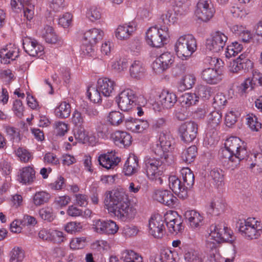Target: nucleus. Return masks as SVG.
<instances>
[{
  "instance_id": "nucleus-1",
  "label": "nucleus",
  "mask_w": 262,
  "mask_h": 262,
  "mask_svg": "<svg viewBox=\"0 0 262 262\" xmlns=\"http://www.w3.org/2000/svg\"><path fill=\"white\" fill-rule=\"evenodd\" d=\"M104 202L108 212L122 221L130 220L136 215V209L123 189L107 192Z\"/></svg>"
},
{
  "instance_id": "nucleus-2",
  "label": "nucleus",
  "mask_w": 262,
  "mask_h": 262,
  "mask_svg": "<svg viewBox=\"0 0 262 262\" xmlns=\"http://www.w3.org/2000/svg\"><path fill=\"white\" fill-rule=\"evenodd\" d=\"M174 161V157L172 155H166L165 158H162V159L146 156L144 159L143 169L149 179L162 184L161 176L166 166L172 164Z\"/></svg>"
},
{
  "instance_id": "nucleus-3",
  "label": "nucleus",
  "mask_w": 262,
  "mask_h": 262,
  "mask_svg": "<svg viewBox=\"0 0 262 262\" xmlns=\"http://www.w3.org/2000/svg\"><path fill=\"white\" fill-rule=\"evenodd\" d=\"M238 224L239 233L247 241L258 239L262 235V222L255 217H248Z\"/></svg>"
},
{
  "instance_id": "nucleus-4",
  "label": "nucleus",
  "mask_w": 262,
  "mask_h": 262,
  "mask_svg": "<svg viewBox=\"0 0 262 262\" xmlns=\"http://www.w3.org/2000/svg\"><path fill=\"white\" fill-rule=\"evenodd\" d=\"M228 228L224 225H212L209 228V232L206 237L205 246L208 251L216 252L219 244L228 242L229 234Z\"/></svg>"
},
{
  "instance_id": "nucleus-5",
  "label": "nucleus",
  "mask_w": 262,
  "mask_h": 262,
  "mask_svg": "<svg viewBox=\"0 0 262 262\" xmlns=\"http://www.w3.org/2000/svg\"><path fill=\"white\" fill-rule=\"evenodd\" d=\"M196 41L191 34L181 36L174 45V51L178 57L182 60L188 59L196 51Z\"/></svg>"
},
{
  "instance_id": "nucleus-6",
  "label": "nucleus",
  "mask_w": 262,
  "mask_h": 262,
  "mask_svg": "<svg viewBox=\"0 0 262 262\" xmlns=\"http://www.w3.org/2000/svg\"><path fill=\"white\" fill-rule=\"evenodd\" d=\"M169 36V29L167 26L161 25L160 28L152 27L146 32V41L150 46L161 48L166 43Z\"/></svg>"
},
{
  "instance_id": "nucleus-7",
  "label": "nucleus",
  "mask_w": 262,
  "mask_h": 262,
  "mask_svg": "<svg viewBox=\"0 0 262 262\" xmlns=\"http://www.w3.org/2000/svg\"><path fill=\"white\" fill-rule=\"evenodd\" d=\"M103 36V32L99 29L93 28L86 31L83 34V40L81 50L84 54L89 55L94 50V46Z\"/></svg>"
},
{
  "instance_id": "nucleus-8",
  "label": "nucleus",
  "mask_w": 262,
  "mask_h": 262,
  "mask_svg": "<svg viewBox=\"0 0 262 262\" xmlns=\"http://www.w3.org/2000/svg\"><path fill=\"white\" fill-rule=\"evenodd\" d=\"M243 144L238 137L230 136V167L232 169L236 168L244 159L247 151L245 147L241 145Z\"/></svg>"
},
{
  "instance_id": "nucleus-9",
  "label": "nucleus",
  "mask_w": 262,
  "mask_h": 262,
  "mask_svg": "<svg viewBox=\"0 0 262 262\" xmlns=\"http://www.w3.org/2000/svg\"><path fill=\"white\" fill-rule=\"evenodd\" d=\"M175 61L174 56L170 52H164L152 63V68L156 73H161L172 67Z\"/></svg>"
},
{
  "instance_id": "nucleus-10",
  "label": "nucleus",
  "mask_w": 262,
  "mask_h": 262,
  "mask_svg": "<svg viewBox=\"0 0 262 262\" xmlns=\"http://www.w3.org/2000/svg\"><path fill=\"white\" fill-rule=\"evenodd\" d=\"M198 124L193 121L186 122L179 127V134L182 141L190 143L196 138L198 134Z\"/></svg>"
},
{
  "instance_id": "nucleus-11",
  "label": "nucleus",
  "mask_w": 262,
  "mask_h": 262,
  "mask_svg": "<svg viewBox=\"0 0 262 262\" xmlns=\"http://www.w3.org/2000/svg\"><path fill=\"white\" fill-rule=\"evenodd\" d=\"M135 92L130 89H126L119 95L117 101L119 107L123 111H128L136 104Z\"/></svg>"
},
{
  "instance_id": "nucleus-12",
  "label": "nucleus",
  "mask_w": 262,
  "mask_h": 262,
  "mask_svg": "<svg viewBox=\"0 0 262 262\" xmlns=\"http://www.w3.org/2000/svg\"><path fill=\"white\" fill-rule=\"evenodd\" d=\"M215 10L210 0H200L195 11L196 16L204 21L209 20L212 17Z\"/></svg>"
},
{
  "instance_id": "nucleus-13",
  "label": "nucleus",
  "mask_w": 262,
  "mask_h": 262,
  "mask_svg": "<svg viewBox=\"0 0 262 262\" xmlns=\"http://www.w3.org/2000/svg\"><path fill=\"white\" fill-rule=\"evenodd\" d=\"M228 37L224 33L216 31L211 35V37L206 40V49L212 52H219L223 49Z\"/></svg>"
},
{
  "instance_id": "nucleus-14",
  "label": "nucleus",
  "mask_w": 262,
  "mask_h": 262,
  "mask_svg": "<svg viewBox=\"0 0 262 262\" xmlns=\"http://www.w3.org/2000/svg\"><path fill=\"white\" fill-rule=\"evenodd\" d=\"M149 232L155 238H162L165 234L164 221L159 214L152 216L149 221Z\"/></svg>"
},
{
  "instance_id": "nucleus-15",
  "label": "nucleus",
  "mask_w": 262,
  "mask_h": 262,
  "mask_svg": "<svg viewBox=\"0 0 262 262\" xmlns=\"http://www.w3.org/2000/svg\"><path fill=\"white\" fill-rule=\"evenodd\" d=\"M19 56V49L13 43H9L0 50L1 62L10 63L11 61L16 59Z\"/></svg>"
},
{
  "instance_id": "nucleus-16",
  "label": "nucleus",
  "mask_w": 262,
  "mask_h": 262,
  "mask_svg": "<svg viewBox=\"0 0 262 262\" xmlns=\"http://www.w3.org/2000/svg\"><path fill=\"white\" fill-rule=\"evenodd\" d=\"M164 222L166 223L169 231L171 233L180 232L183 229L182 222L176 212H167L165 215Z\"/></svg>"
},
{
  "instance_id": "nucleus-17",
  "label": "nucleus",
  "mask_w": 262,
  "mask_h": 262,
  "mask_svg": "<svg viewBox=\"0 0 262 262\" xmlns=\"http://www.w3.org/2000/svg\"><path fill=\"white\" fill-rule=\"evenodd\" d=\"M36 171L33 167L28 166L19 170L17 180L19 183L25 185L32 184L36 179Z\"/></svg>"
},
{
  "instance_id": "nucleus-18",
  "label": "nucleus",
  "mask_w": 262,
  "mask_h": 262,
  "mask_svg": "<svg viewBox=\"0 0 262 262\" xmlns=\"http://www.w3.org/2000/svg\"><path fill=\"white\" fill-rule=\"evenodd\" d=\"M153 198L158 202L170 207H173L177 201V198L168 190H156L153 194Z\"/></svg>"
},
{
  "instance_id": "nucleus-19",
  "label": "nucleus",
  "mask_w": 262,
  "mask_h": 262,
  "mask_svg": "<svg viewBox=\"0 0 262 262\" xmlns=\"http://www.w3.org/2000/svg\"><path fill=\"white\" fill-rule=\"evenodd\" d=\"M23 48L25 52L32 56H40L44 50L42 45L31 38H26L24 40Z\"/></svg>"
},
{
  "instance_id": "nucleus-20",
  "label": "nucleus",
  "mask_w": 262,
  "mask_h": 262,
  "mask_svg": "<svg viewBox=\"0 0 262 262\" xmlns=\"http://www.w3.org/2000/svg\"><path fill=\"white\" fill-rule=\"evenodd\" d=\"M168 180L169 187L174 193L182 199L187 197L188 189L183 181L176 176H169Z\"/></svg>"
},
{
  "instance_id": "nucleus-21",
  "label": "nucleus",
  "mask_w": 262,
  "mask_h": 262,
  "mask_svg": "<svg viewBox=\"0 0 262 262\" xmlns=\"http://www.w3.org/2000/svg\"><path fill=\"white\" fill-rule=\"evenodd\" d=\"M202 79L207 83L215 84L220 82L222 78V75L215 68H205L202 72Z\"/></svg>"
},
{
  "instance_id": "nucleus-22",
  "label": "nucleus",
  "mask_w": 262,
  "mask_h": 262,
  "mask_svg": "<svg viewBox=\"0 0 262 262\" xmlns=\"http://www.w3.org/2000/svg\"><path fill=\"white\" fill-rule=\"evenodd\" d=\"M99 164L107 169H113L120 162V159L113 151L101 155L98 158Z\"/></svg>"
},
{
  "instance_id": "nucleus-23",
  "label": "nucleus",
  "mask_w": 262,
  "mask_h": 262,
  "mask_svg": "<svg viewBox=\"0 0 262 262\" xmlns=\"http://www.w3.org/2000/svg\"><path fill=\"white\" fill-rule=\"evenodd\" d=\"M184 216L192 229L199 228L203 225L204 216L194 210H187L185 212Z\"/></svg>"
},
{
  "instance_id": "nucleus-24",
  "label": "nucleus",
  "mask_w": 262,
  "mask_h": 262,
  "mask_svg": "<svg viewBox=\"0 0 262 262\" xmlns=\"http://www.w3.org/2000/svg\"><path fill=\"white\" fill-rule=\"evenodd\" d=\"M136 29V25L133 21L120 25L116 30V36L118 39H127L132 35Z\"/></svg>"
},
{
  "instance_id": "nucleus-25",
  "label": "nucleus",
  "mask_w": 262,
  "mask_h": 262,
  "mask_svg": "<svg viewBox=\"0 0 262 262\" xmlns=\"http://www.w3.org/2000/svg\"><path fill=\"white\" fill-rule=\"evenodd\" d=\"M230 72L237 73L244 70L248 71L253 68V62L248 59H242L241 56L230 62Z\"/></svg>"
},
{
  "instance_id": "nucleus-26",
  "label": "nucleus",
  "mask_w": 262,
  "mask_h": 262,
  "mask_svg": "<svg viewBox=\"0 0 262 262\" xmlns=\"http://www.w3.org/2000/svg\"><path fill=\"white\" fill-rule=\"evenodd\" d=\"M41 36L45 40V41L51 44H58L61 45L63 41L59 37L52 27L46 25L40 32Z\"/></svg>"
},
{
  "instance_id": "nucleus-27",
  "label": "nucleus",
  "mask_w": 262,
  "mask_h": 262,
  "mask_svg": "<svg viewBox=\"0 0 262 262\" xmlns=\"http://www.w3.org/2000/svg\"><path fill=\"white\" fill-rule=\"evenodd\" d=\"M97 86L102 95L109 97L114 91L116 83L110 78H102L98 80Z\"/></svg>"
},
{
  "instance_id": "nucleus-28",
  "label": "nucleus",
  "mask_w": 262,
  "mask_h": 262,
  "mask_svg": "<svg viewBox=\"0 0 262 262\" xmlns=\"http://www.w3.org/2000/svg\"><path fill=\"white\" fill-rule=\"evenodd\" d=\"M139 168V159L135 155H132L126 160L123 167V172L130 176L137 172Z\"/></svg>"
},
{
  "instance_id": "nucleus-29",
  "label": "nucleus",
  "mask_w": 262,
  "mask_h": 262,
  "mask_svg": "<svg viewBox=\"0 0 262 262\" xmlns=\"http://www.w3.org/2000/svg\"><path fill=\"white\" fill-rule=\"evenodd\" d=\"M112 137L115 144L120 147L129 146L132 142L131 136L125 132L116 131Z\"/></svg>"
},
{
  "instance_id": "nucleus-30",
  "label": "nucleus",
  "mask_w": 262,
  "mask_h": 262,
  "mask_svg": "<svg viewBox=\"0 0 262 262\" xmlns=\"http://www.w3.org/2000/svg\"><path fill=\"white\" fill-rule=\"evenodd\" d=\"M177 101V98L175 94L163 90L159 95V102L162 107L165 108H170Z\"/></svg>"
},
{
  "instance_id": "nucleus-31",
  "label": "nucleus",
  "mask_w": 262,
  "mask_h": 262,
  "mask_svg": "<svg viewBox=\"0 0 262 262\" xmlns=\"http://www.w3.org/2000/svg\"><path fill=\"white\" fill-rule=\"evenodd\" d=\"M229 138L222 141L218 151V158L219 160L224 165H228L229 161Z\"/></svg>"
},
{
  "instance_id": "nucleus-32",
  "label": "nucleus",
  "mask_w": 262,
  "mask_h": 262,
  "mask_svg": "<svg viewBox=\"0 0 262 262\" xmlns=\"http://www.w3.org/2000/svg\"><path fill=\"white\" fill-rule=\"evenodd\" d=\"M145 73V69L143 63L139 60H135L129 67V74L135 79H139L142 78Z\"/></svg>"
},
{
  "instance_id": "nucleus-33",
  "label": "nucleus",
  "mask_w": 262,
  "mask_h": 262,
  "mask_svg": "<svg viewBox=\"0 0 262 262\" xmlns=\"http://www.w3.org/2000/svg\"><path fill=\"white\" fill-rule=\"evenodd\" d=\"M71 112V105L66 101L61 102L55 109L56 116L61 119H65L69 117Z\"/></svg>"
},
{
  "instance_id": "nucleus-34",
  "label": "nucleus",
  "mask_w": 262,
  "mask_h": 262,
  "mask_svg": "<svg viewBox=\"0 0 262 262\" xmlns=\"http://www.w3.org/2000/svg\"><path fill=\"white\" fill-rule=\"evenodd\" d=\"M247 161L250 164V168L252 169L254 167H257L259 172L262 171V154L261 153H252L249 155Z\"/></svg>"
},
{
  "instance_id": "nucleus-35",
  "label": "nucleus",
  "mask_w": 262,
  "mask_h": 262,
  "mask_svg": "<svg viewBox=\"0 0 262 262\" xmlns=\"http://www.w3.org/2000/svg\"><path fill=\"white\" fill-rule=\"evenodd\" d=\"M51 198V195L45 191L36 192L32 196L33 204L36 206H39L47 203Z\"/></svg>"
},
{
  "instance_id": "nucleus-36",
  "label": "nucleus",
  "mask_w": 262,
  "mask_h": 262,
  "mask_svg": "<svg viewBox=\"0 0 262 262\" xmlns=\"http://www.w3.org/2000/svg\"><path fill=\"white\" fill-rule=\"evenodd\" d=\"M183 182L187 189L191 188L194 183V176L188 167H183L180 171Z\"/></svg>"
},
{
  "instance_id": "nucleus-37",
  "label": "nucleus",
  "mask_w": 262,
  "mask_h": 262,
  "mask_svg": "<svg viewBox=\"0 0 262 262\" xmlns=\"http://www.w3.org/2000/svg\"><path fill=\"white\" fill-rule=\"evenodd\" d=\"M222 118L221 114L217 111H213L208 115L207 129L216 130L220 123Z\"/></svg>"
},
{
  "instance_id": "nucleus-38",
  "label": "nucleus",
  "mask_w": 262,
  "mask_h": 262,
  "mask_svg": "<svg viewBox=\"0 0 262 262\" xmlns=\"http://www.w3.org/2000/svg\"><path fill=\"white\" fill-rule=\"evenodd\" d=\"M177 21V17L172 10H168L162 14L159 20L160 27L161 25L165 26L168 27L171 24Z\"/></svg>"
},
{
  "instance_id": "nucleus-39",
  "label": "nucleus",
  "mask_w": 262,
  "mask_h": 262,
  "mask_svg": "<svg viewBox=\"0 0 262 262\" xmlns=\"http://www.w3.org/2000/svg\"><path fill=\"white\" fill-rule=\"evenodd\" d=\"M197 155V147L192 145L184 150L181 154L182 161L186 163L192 162Z\"/></svg>"
},
{
  "instance_id": "nucleus-40",
  "label": "nucleus",
  "mask_w": 262,
  "mask_h": 262,
  "mask_svg": "<svg viewBox=\"0 0 262 262\" xmlns=\"http://www.w3.org/2000/svg\"><path fill=\"white\" fill-rule=\"evenodd\" d=\"M195 77L192 74H186L181 80L179 89L181 91H184L192 88L195 82Z\"/></svg>"
},
{
  "instance_id": "nucleus-41",
  "label": "nucleus",
  "mask_w": 262,
  "mask_h": 262,
  "mask_svg": "<svg viewBox=\"0 0 262 262\" xmlns=\"http://www.w3.org/2000/svg\"><path fill=\"white\" fill-rule=\"evenodd\" d=\"M124 262H143L142 257L133 250H125L122 253Z\"/></svg>"
},
{
  "instance_id": "nucleus-42",
  "label": "nucleus",
  "mask_w": 262,
  "mask_h": 262,
  "mask_svg": "<svg viewBox=\"0 0 262 262\" xmlns=\"http://www.w3.org/2000/svg\"><path fill=\"white\" fill-rule=\"evenodd\" d=\"M184 259L185 262H203L201 255L193 249H189L184 253Z\"/></svg>"
},
{
  "instance_id": "nucleus-43",
  "label": "nucleus",
  "mask_w": 262,
  "mask_h": 262,
  "mask_svg": "<svg viewBox=\"0 0 262 262\" xmlns=\"http://www.w3.org/2000/svg\"><path fill=\"white\" fill-rule=\"evenodd\" d=\"M107 121L113 126H119L125 121L124 116L119 111H112L107 116Z\"/></svg>"
},
{
  "instance_id": "nucleus-44",
  "label": "nucleus",
  "mask_w": 262,
  "mask_h": 262,
  "mask_svg": "<svg viewBox=\"0 0 262 262\" xmlns=\"http://www.w3.org/2000/svg\"><path fill=\"white\" fill-rule=\"evenodd\" d=\"M199 101V97L195 93H185L181 97L182 106L186 107L195 104Z\"/></svg>"
},
{
  "instance_id": "nucleus-45",
  "label": "nucleus",
  "mask_w": 262,
  "mask_h": 262,
  "mask_svg": "<svg viewBox=\"0 0 262 262\" xmlns=\"http://www.w3.org/2000/svg\"><path fill=\"white\" fill-rule=\"evenodd\" d=\"M10 262H22L24 257V250L19 247H14L11 251Z\"/></svg>"
},
{
  "instance_id": "nucleus-46",
  "label": "nucleus",
  "mask_w": 262,
  "mask_h": 262,
  "mask_svg": "<svg viewBox=\"0 0 262 262\" xmlns=\"http://www.w3.org/2000/svg\"><path fill=\"white\" fill-rule=\"evenodd\" d=\"M92 248L101 253L107 251L110 249V244L106 241L100 239L97 240L93 243Z\"/></svg>"
},
{
  "instance_id": "nucleus-47",
  "label": "nucleus",
  "mask_w": 262,
  "mask_h": 262,
  "mask_svg": "<svg viewBox=\"0 0 262 262\" xmlns=\"http://www.w3.org/2000/svg\"><path fill=\"white\" fill-rule=\"evenodd\" d=\"M101 92L99 91L98 86H91L87 90V95L89 98L94 103H99L101 100Z\"/></svg>"
},
{
  "instance_id": "nucleus-48",
  "label": "nucleus",
  "mask_w": 262,
  "mask_h": 262,
  "mask_svg": "<svg viewBox=\"0 0 262 262\" xmlns=\"http://www.w3.org/2000/svg\"><path fill=\"white\" fill-rule=\"evenodd\" d=\"M39 214L42 220L48 222H52L55 217L53 210L50 207H46L40 209L39 211Z\"/></svg>"
},
{
  "instance_id": "nucleus-49",
  "label": "nucleus",
  "mask_w": 262,
  "mask_h": 262,
  "mask_svg": "<svg viewBox=\"0 0 262 262\" xmlns=\"http://www.w3.org/2000/svg\"><path fill=\"white\" fill-rule=\"evenodd\" d=\"M75 140L84 143L87 139V135L83 125L75 126L73 129Z\"/></svg>"
},
{
  "instance_id": "nucleus-50",
  "label": "nucleus",
  "mask_w": 262,
  "mask_h": 262,
  "mask_svg": "<svg viewBox=\"0 0 262 262\" xmlns=\"http://www.w3.org/2000/svg\"><path fill=\"white\" fill-rule=\"evenodd\" d=\"M247 125L253 131H258L261 128V123L257 120L256 116L253 114L247 116Z\"/></svg>"
},
{
  "instance_id": "nucleus-51",
  "label": "nucleus",
  "mask_w": 262,
  "mask_h": 262,
  "mask_svg": "<svg viewBox=\"0 0 262 262\" xmlns=\"http://www.w3.org/2000/svg\"><path fill=\"white\" fill-rule=\"evenodd\" d=\"M210 176L217 186H221L224 182L223 171L220 169H213L210 171Z\"/></svg>"
},
{
  "instance_id": "nucleus-52",
  "label": "nucleus",
  "mask_w": 262,
  "mask_h": 262,
  "mask_svg": "<svg viewBox=\"0 0 262 262\" xmlns=\"http://www.w3.org/2000/svg\"><path fill=\"white\" fill-rule=\"evenodd\" d=\"M70 201V197L69 195H65L56 197L53 204L57 208H62L67 206Z\"/></svg>"
},
{
  "instance_id": "nucleus-53",
  "label": "nucleus",
  "mask_w": 262,
  "mask_h": 262,
  "mask_svg": "<svg viewBox=\"0 0 262 262\" xmlns=\"http://www.w3.org/2000/svg\"><path fill=\"white\" fill-rule=\"evenodd\" d=\"M128 66V62L126 59H120L115 61L112 64V68L117 72H121L126 69Z\"/></svg>"
},
{
  "instance_id": "nucleus-54",
  "label": "nucleus",
  "mask_w": 262,
  "mask_h": 262,
  "mask_svg": "<svg viewBox=\"0 0 262 262\" xmlns=\"http://www.w3.org/2000/svg\"><path fill=\"white\" fill-rule=\"evenodd\" d=\"M152 150L155 155L159 157L157 158L160 159H162V158H165L166 155H172L171 153L164 150V148L158 142L153 145Z\"/></svg>"
},
{
  "instance_id": "nucleus-55",
  "label": "nucleus",
  "mask_w": 262,
  "mask_h": 262,
  "mask_svg": "<svg viewBox=\"0 0 262 262\" xmlns=\"http://www.w3.org/2000/svg\"><path fill=\"white\" fill-rule=\"evenodd\" d=\"M104 233L106 234H114L118 231L119 227L116 223L111 220L105 221Z\"/></svg>"
},
{
  "instance_id": "nucleus-56",
  "label": "nucleus",
  "mask_w": 262,
  "mask_h": 262,
  "mask_svg": "<svg viewBox=\"0 0 262 262\" xmlns=\"http://www.w3.org/2000/svg\"><path fill=\"white\" fill-rule=\"evenodd\" d=\"M101 15L99 9L96 6H92L87 12V16L92 21L99 19Z\"/></svg>"
},
{
  "instance_id": "nucleus-57",
  "label": "nucleus",
  "mask_w": 262,
  "mask_h": 262,
  "mask_svg": "<svg viewBox=\"0 0 262 262\" xmlns=\"http://www.w3.org/2000/svg\"><path fill=\"white\" fill-rule=\"evenodd\" d=\"M16 156L21 162H28L31 158V154L26 149L21 147L18 148L16 151Z\"/></svg>"
},
{
  "instance_id": "nucleus-58",
  "label": "nucleus",
  "mask_w": 262,
  "mask_h": 262,
  "mask_svg": "<svg viewBox=\"0 0 262 262\" xmlns=\"http://www.w3.org/2000/svg\"><path fill=\"white\" fill-rule=\"evenodd\" d=\"M164 148V150L169 152V150L170 148L171 143L169 140V137H168L165 134L161 133L159 140L157 141Z\"/></svg>"
},
{
  "instance_id": "nucleus-59",
  "label": "nucleus",
  "mask_w": 262,
  "mask_h": 262,
  "mask_svg": "<svg viewBox=\"0 0 262 262\" xmlns=\"http://www.w3.org/2000/svg\"><path fill=\"white\" fill-rule=\"evenodd\" d=\"M167 120L166 118L161 117L154 120L151 124L153 130L159 132L166 125Z\"/></svg>"
},
{
  "instance_id": "nucleus-60",
  "label": "nucleus",
  "mask_w": 262,
  "mask_h": 262,
  "mask_svg": "<svg viewBox=\"0 0 262 262\" xmlns=\"http://www.w3.org/2000/svg\"><path fill=\"white\" fill-rule=\"evenodd\" d=\"M72 18L73 16L70 13H66L59 18L58 24L63 28H67L71 24Z\"/></svg>"
},
{
  "instance_id": "nucleus-61",
  "label": "nucleus",
  "mask_w": 262,
  "mask_h": 262,
  "mask_svg": "<svg viewBox=\"0 0 262 262\" xmlns=\"http://www.w3.org/2000/svg\"><path fill=\"white\" fill-rule=\"evenodd\" d=\"M149 123L147 120L137 119L134 133H142L149 127Z\"/></svg>"
},
{
  "instance_id": "nucleus-62",
  "label": "nucleus",
  "mask_w": 262,
  "mask_h": 262,
  "mask_svg": "<svg viewBox=\"0 0 262 262\" xmlns=\"http://www.w3.org/2000/svg\"><path fill=\"white\" fill-rule=\"evenodd\" d=\"M3 127L6 134L10 137L11 139H18L19 140V132L18 129L7 125H4Z\"/></svg>"
},
{
  "instance_id": "nucleus-63",
  "label": "nucleus",
  "mask_w": 262,
  "mask_h": 262,
  "mask_svg": "<svg viewBox=\"0 0 262 262\" xmlns=\"http://www.w3.org/2000/svg\"><path fill=\"white\" fill-rule=\"evenodd\" d=\"M82 228V226L80 223L70 222L67 224L65 227L66 231L70 233L73 232H79Z\"/></svg>"
},
{
  "instance_id": "nucleus-64",
  "label": "nucleus",
  "mask_w": 262,
  "mask_h": 262,
  "mask_svg": "<svg viewBox=\"0 0 262 262\" xmlns=\"http://www.w3.org/2000/svg\"><path fill=\"white\" fill-rule=\"evenodd\" d=\"M72 122L75 126L83 125L84 116L80 112L76 110L72 114Z\"/></svg>"
}]
</instances>
